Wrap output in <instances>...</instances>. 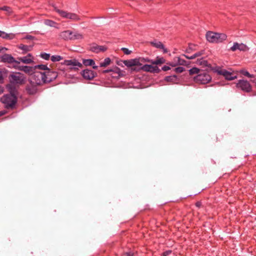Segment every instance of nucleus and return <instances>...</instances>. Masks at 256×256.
Returning a JSON list of instances; mask_svg holds the SVG:
<instances>
[{"label":"nucleus","instance_id":"39448f33","mask_svg":"<svg viewBox=\"0 0 256 256\" xmlns=\"http://www.w3.org/2000/svg\"><path fill=\"white\" fill-rule=\"evenodd\" d=\"M33 83L40 86L46 83L44 74L42 72H34L30 80Z\"/></svg>","mask_w":256,"mask_h":256},{"label":"nucleus","instance_id":"423d86ee","mask_svg":"<svg viewBox=\"0 0 256 256\" xmlns=\"http://www.w3.org/2000/svg\"><path fill=\"white\" fill-rule=\"evenodd\" d=\"M8 79L12 84H22L24 83L26 78L23 74L20 72H16L10 74Z\"/></svg>","mask_w":256,"mask_h":256},{"label":"nucleus","instance_id":"f8f14e48","mask_svg":"<svg viewBox=\"0 0 256 256\" xmlns=\"http://www.w3.org/2000/svg\"><path fill=\"white\" fill-rule=\"evenodd\" d=\"M0 62L8 64H20V62L16 60L12 55L8 54H5L3 55L0 56Z\"/></svg>","mask_w":256,"mask_h":256},{"label":"nucleus","instance_id":"79ce46f5","mask_svg":"<svg viewBox=\"0 0 256 256\" xmlns=\"http://www.w3.org/2000/svg\"><path fill=\"white\" fill-rule=\"evenodd\" d=\"M171 253H172V250H166V252H164L162 253V256H168Z\"/></svg>","mask_w":256,"mask_h":256},{"label":"nucleus","instance_id":"603ef678","mask_svg":"<svg viewBox=\"0 0 256 256\" xmlns=\"http://www.w3.org/2000/svg\"><path fill=\"white\" fill-rule=\"evenodd\" d=\"M3 78L2 76L0 74V82L2 80Z\"/></svg>","mask_w":256,"mask_h":256},{"label":"nucleus","instance_id":"a19ab883","mask_svg":"<svg viewBox=\"0 0 256 256\" xmlns=\"http://www.w3.org/2000/svg\"><path fill=\"white\" fill-rule=\"evenodd\" d=\"M204 54V51L198 52L194 54V58L201 56Z\"/></svg>","mask_w":256,"mask_h":256},{"label":"nucleus","instance_id":"49530a36","mask_svg":"<svg viewBox=\"0 0 256 256\" xmlns=\"http://www.w3.org/2000/svg\"><path fill=\"white\" fill-rule=\"evenodd\" d=\"M162 69L164 71H167V70H170V68L168 66H164L162 67Z\"/></svg>","mask_w":256,"mask_h":256},{"label":"nucleus","instance_id":"a211bd4d","mask_svg":"<svg viewBox=\"0 0 256 256\" xmlns=\"http://www.w3.org/2000/svg\"><path fill=\"white\" fill-rule=\"evenodd\" d=\"M124 64L128 67L139 66L138 58H134L124 61Z\"/></svg>","mask_w":256,"mask_h":256},{"label":"nucleus","instance_id":"4c0bfd02","mask_svg":"<svg viewBox=\"0 0 256 256\" xmlns=\"http://www.w3.org/2000/svg\"><path fill=\"white\" fill-rule=\"evenodd\" d=\"M240 72L241 74L244 75V76H246L248 78H253V76L251 74H250L248 71L242 70L240 71Z\"/></svg>","mask_w":256,"mask_h":256},{"label":"nucleus","instance_id":"c756f323","mask_svg":"<svg viewBox=\"0 0 256 256\" xmlns=\"http://www.w3.org/2000/svg\"><path fill=\"white\" fill-rule=\"evenodd\" d=\"M164 62H165V60L163 58H158L156 60H152L151 63L152 64L157 65V64H164Z\"/></svg>","mask_w":256,"mask_h":256},{"label":"nucleus","instance_id":"7c9ffc66","mask_svg":"<svg viewBox=\"0 0 256 256\" xmlns=\"http://www.w3.org/2000/svg\"><path fill=\"white\" fill-rule=\"evenodd\" d=\"M44 24L51 27H56V22L52 20H46L44 21Z\"/></svg>","mask_w":256,"mask_h":256},{"label":"nucleus","instance_id":"f3484780","mask_svg":"<svg viewBox=\"0 0 256 256\" xmlns=\"http://www.w3.org/2000/svg\"><path fill=\"white\" fill-rule=\"evenodd\" d=\"M230 50L232 52H234L236 50H240V51H246L248 50V46L242 44H238V42H234L233 46L230 48Z\"/></svg>","mask_w":256,"mask_h":256},{"label":"nucleus","instance_id":"aec40b11","mask_svg":"<svg viewBox=\"0 0 256 256\" xmlns=\"http://www.w3.org/2000/svg\"><path fill=\"white\" fill-rule=\"evenodd\" d=\"M34 69V68L32 66H20L18 68L19 70L23 71L24 72L28 74H30L32 73H33Z\"/></svg>","mask_w":256,"mask_h":256},{"label":"nucleus","instance_id":"2eb2a0df","mask_svg":"<svg viewBox=\"0 0 256 256\" xmlns=\"http://www.w3.org/2000/svg\"><path fill=\"white\" fill-rule=\"evenodd\" d=\"M216 72L218 74L223 76L226 79L229 80L236 78V76H232V74L225 69L218 68L216 70Z\"/></svg>","mask_w":256,"mask_h":256},{"label":"nucleus","instance_id":"f257e3e1","mask_svg":"<svg viewBox=\"0 0 256 256\" xmlns=\"http://www.w3.org/2000/svg\"><path fill=\"white\" fill-rule=\"evenodd\" d=\"M206 37L207 40L210 42L218 43L225 40L227 38V36L223 33H218L209 31L206 32Z\"/></svg>","mask_w":256,"mask_h":256},{"label":"nucleus","instance_id":"58836bf2","mask_svg":"<svg viewBox=\"0 0 256 256\" xmlns=\"http://www.w3.org/2000/svg\"><path fill=\"white\" fill-rule=\"evenodd\" d=\"M184 70V68L182 66H179L175 68L174 71L177 73H182Z\"/></svg>","mask_w":256,"mask_h":256},{"label":"nucleus","instance_id":"e433bc0d","mask_svg":"<svg viewBox=\"0 0 256 256\" xmlns=\"http://www.w3.org/2000/svg\"><path fill=\"white\" fill-rule=\"evenodd\" d=\"M34 68H38L41 70H44L46 71L49 68H48L46 65L44 64H38L34 66Z\"/></svg>","mask_w":256,"mask_h":256},{"label":"nucleus","instance_id":"72a5a7b5","mask_svg":"<svg viewBox=\"0 0 256 256\" xmlns=\"http://www.w3.org/2000/svg\"><path fill=\"white\" fill-rule=\"evenodd\" d=\"M40 56L44 60H49L51 56H50V54H47V53H46V52H42L40 53Z\"/></svg>","mask_w":256,"mask_h":256},{"label":"nucleus","instance_id":"09e8293b","mask_svg":"<svg viewBox=\"0 0 256 256\" xmlns=\"http://www.w3.org/2000/svg\"><path fill=\"white\" fill-rule=\"evenodd\" d=\"M3 50H7V48L4 47H0V52Z\"/></svg>","mask_w":256,"mask_h":256},{"label":"nucleus","instance_id":"0eeeda50","mask_svg":"<svg viewBox=\"0 0 256 256\" xmlns=\"http://www.w3.org/2000/svg\"><path fill=\"white\" fill-rule=\"evenodd\" d=\"M194 81L202 84H206L209 82L212 77L206 72L201 71L194 78Z\"/></svg>","mask_w":256,"mask_h":256},{"label":"nucleus","instance_id":"4be33fe9","mask_svg":"<svg viewBox=\"0 0 256 256\" xmlns=\"http://www.w3.org/2000/svg\"><path fill=\"white\" fill-rule=\"evenodd\" d=\"M0 37L3 38L12 40L15 37L13 34H7L4 32L0 30Z\"/></svg>","mask_w":256,"mask_h":256},{"label":"nucleus","instance_id":"20e7f679","mask_svg":"<svg viewBox=\"0 0 256 256\" xmlns=\"http://www.w3.org/2000/svg\"><path fill=\"white\" fill-rule=\"evenodd\" d=\"M54 10L57 12L62 17L71 20L72 21L77 22L81 20L80 17L75 13L70 12L66 11L60 10L53 6Z\"/></svg>","mask_w":256,"mask_h":256},{"label":"nucleus","instance_id":"cd10ccee","mask_svg":"<svg viewBox=\"0 0 256 256\" xmlns=\"http://www.w3.org/2000/svg\"><path fill=\"white\" fill-rule=\"evenodd\" d=\"M111 62V60L109 58H106L102 62H100V67H106L109 64H110Z\"/></svg>","mask_w":256,"mask_h":256},{"label":"nucleus","instance_id":"9d476101","mask_svg":"<svg viewBox=\"0 0 256 256\" xmlns=\"http://www.w3.org/2000/svg\"><path fill=\"white\" fill-rule=\"evenodd\" d=\"M236 86L244 92H248L252 90V86L246 80H240L236 84Z\"/></svg>","mask_w":256,"mask_h":256},{"label":"nucleus","instance_id":"c85d7f7f","mask_svg":"<svg viewBox=\"0 0 256 256\" xmlns=\"http://www.w3.org/2000/svg\"><path fill=\"white\" fill-rule=\"evenodd\" d=\"M138 58L139 66H140V67L142 66V65L143 63L146 62L151 63V62L152 60H150L148 58Z\"/></svg>","mask_w":256,"mask_h":256},{"label":"nucleus","instance_id":"2f4dec72","mask_svg":"<svg viewBox=\"0 0 256 256\" xmlns=\"http://www.w3.org/2000/svg\"><path fill=\"white\" fill-rule=\"evenodd\" d=\"M200 70L197 68H192L189 70V74L190 75L194 74H198L200 72Z\"/></svg>","mask_w":256,"mask_h":256},{"label":"nucleus","instance_id":"3c124183","mask_svg":"<svg viewBox=\"0 0 256 256\" xmlns=\"http://www.w3.org/2000/svg\"><path fill=\"white\" fill-rule=\"evenodd\" d=\"M26 48V46L24 45H22V46H20V48L22 50H25Z\"/></svg>","mask_w":256,"mask_h":256},{"label":"nucleus","instance_id":"9b49d317","mask_svg":"<svg viewBox=\"0 0 256 256\" xmlns=\"http://www.w3.org/2000/svg\"><path fill=\"white\" fill-rule=\"evenodd\" d=\"M62 64L70 66L72 69H78L82 67V64L76 59L64 60Z\"/></svg>","mask_w":256,"mask_h":256},{"label":"nucleus","instance_id":"a18cd8bd","mask_svg":"<svg viewBox=\"0 0 256 256\" xmlns=\"http://www.w3.org/2000/svg\"><path fill=\"white\" fill-rule=\"evenodd\" d=\"M25 38L27 40H33L34 39V37L31 35H27L26 36Z\"/></svg>","mask_w":256,"mask_h":256},{"label":"nucleus","instance_id":"473e14b6","mask_svg":"<svg viewBox=\"0 0 256 256\" xmlns=\"http://www.w3.org/2000/svg\"><path fill=\"white\" fill-rule=\"evenodd\" d=\"M63 59V58L58 55L52 56L50 60L52 62H59Z\"/></svg>","mask_w":256,"mask_h":256},{"label":"nucleus","instance_id":"6ab92c4d","mask_svg":"<svg viewBox=\"0 0 256 256\" xmlns=\"http://www.w3.org/2000/svg\"><path fill=\"white\" fill-rule=\"evenodd\" d=\"M82 64L85 66H92L94 70H96L98 68V66L95 65V62L92 59L82 60Z\"/></svg>","mask_w":256,"mask_h":256},{"label":"nucleus","instance_id":"a878e982","mask_svg":"<svg viewBox=\"0 0 256 256\" xmlns=\"http://www.w3.org/2000/svg\"><path fill=\"white\" fill-rule=\"evenodd\" d=\"M196 64L200 66H208V62L207 60H206L204 58H201L200 59H198L196 61Z\"/></svg>","mask_w":256,"mask_h":256},{"label":"nucleus","instance_id":"dca6fc26","mask_svg":"<svg viewBox=\"0 0 256 256\" xmlns=\"http://www.w3.org/2000/svg\"><path fill=\"white\" fill-rule=\"evenodd\" d=\"M188 64V62L178 56L174 57L172 61L170 63V65L173 67L178 65L186 66Z\"/></svg>","mask_w":256,"mask_h":256},{"label":"nucleus","instance_id":"6e6552de","mask_svg":"<svg viewBox=\"0 0 256 256\" xmlns=\"http://www.w3.org/2000/svg\"><path fill=\"white\" fill-rule=\"evenodd\" d=\"M132 70H136V68H132ZM136 70H142L144 72L154 73H158L160 72V70L156 66H152L150 64H144L140 68H138Z\"/></svg>","mask_w":256,"mask_h":256},{"label":"nucleus","instance_id":"8fccbe9b","mask_svg":"<svg viewBox=\"0 0 256 256\" xmlns=\"http://www.w3.org/2000/svg\"><path fill=\"white\" fill-rule=\"evenodd\" d=\"M4 92L3 88L0 86V94Z\"/></svg>","mask_w":256,"mask_h":256},{"label":"nucleus","instance_id":"5701e85b","mask_svg":"<svg viewBox=\"0 0 256 256\" xmlns=\"http://www.w3.org/2000/svg\"><path fill=\"white\" fill-rule=\"evenodd\" d=\"M31 54H29L26 56L20 58V60L24 64H29L33 62L32 59L31 58Z\"/></svg>","mask_w":256,"mask_h":256},{"label":"nucleus","instance_id":"1a4fd4ad","mask_svg":"<svg viewBox=\"0 0 256 256\" xmlns=\"http://www.w3.org/2000/svg\"><path fill=\"white\" fill-rule=\"evenodd\" d=\"M44 74V79L46 83H48L54 80L58 76V72L54 71L50 68L47 70L46 71L43 72Z\"/></svg>","mask_w":256,"mask_h":256},{"label":"nucleus","instance_id":"f03ea898","mask_svg":"<svg viewBox=\"0 0 256 256\" xmlns=\"http://www.w3.org/2000/svg\"><path fill=\"white\" fill-rule=\"evenodd\" d=\"M60 37L66 40H81L84 38L82 34L78 32H73L70 30L62 32L59 34Z\"/></svg>","mask_w":256,"mask_h":256},{"label":"nucleus","instance_id":"37998d69","mask_svg":"<svg viewBox=\"0 0 256 256\" xmlns=\"http://www.w3.org/2000/svg\"><path fill=\"white\" fill-rule=\"evenodd\" d=\"M124 256H134V253L132 252H126L124 254Z\"/></svg>","mask_w":256,"mask_h":256},{"label":"nucleus","instance_id":"ea45409f","mask_svg":"<svg viewBox=\"0 0 256 256\" xmlns=\"http://www.w3.org/2000/svg\"><path fill=\"white\" fill-rule=\"evenodd\" d=\"M122 50L124 52V54H130L131 53V51L130 50L127 48H122Z\"/></svg>","mask_w":256,"mask_h":256},{"label":"nucleus","instance_id":"ddd939ff","mask_svg":"<svg viewBox=\"0 0 256 256\" xmlns=\"http://www.w3.org/2000/svg\"><path fill=\"white\" fill-rule=\"evenodd\" d=\"M39 86L38 84L33 83L31 80H29L26 90L28 94L33 95L38 92V87Z\"/></svg>","mask_w":256,"mask_h":256},{"label":"nucleus","instance_id":"bb28decb","mask_svg":"<svg viewBox=\"0 0 256 256\" xmlns=\"http://www.w3.org/2000/svg\"><path fill=\"white\" fill-rule=\"evenodd\" d=\"M110 72H114V73L119 74L120 72V70L119 68L116 67L114 68L107 69L102 71V73L104 74L109 73Z\"/></svg>","mask_w":256,"mask_h":256},{"label":"nucleus","instance_id":"393cba45","mask_svg":"<svg viewBox=\"0 0 256 256\" xmlns=\"http://www.w3.org/2000/svg\"><path fill=\"white\" fill-rule=\"evenodd\" d=\"M14 84H12L10 83V84L7 85L6 88L10 92V94H14L16 95V90L15 86H14Z\"/></svg>","mask_w":256,"mask_h":256},{"label":"nucleus","instance_id":"7ed1b4c3","mask_svg":"<svg viewBox=\"0 0 256 256\" xmlns=\"http://www.w3.org/2000/svg\"><path fill=\"white\" fill-rule=\"evenodd\" d=\"M0 102L6 108H13L17 102V98L14 94H6L1 98Z\"/></svg>","mask_w":256,"mask_h":256},{"label":"nucleus","instance_id":"c03bdc74","mask_svg":"<svg viewBox=\"0 0 256 256\" xmlns=\"http://www.w3.org/2000/svg\"><path fill=\"white\" fill-rule=\"evenodd\" d=\"M183 56H185L186 58L188 59V60H192V59H194V54L192 55V56H186V54H183L182 55Z\"/></svg>","mask_w":256,"mask_h":256},{"label":"nucleus","instance_id":"c9c22d12","mask_svg":"<svg viewBox=\"0 0 256 256\" xmlns=\"http://www.w3.org/2000/svg\"><path fill=\"white\" fill-rule=\"evenodd\" d=\"M0 10H2L4 11H6L10 14H11L12 12V8L10 7L7 6H4L2 7H0Z\"/></svg>","mask_w":256,"mask_h":256},{"label":"nucleus","instance_id":"4468645a","mask_svg":"<svg viewBox=\"0 0 256 256\" xmlns=\"http://www.w3.org/2000/svg\"><path fill=\"white\" fill-rule=\"evenodd\" d=\"M81 74L86 80H92L97 76L96 72L88 68L83 70L81 72Z\"/></svg>","mask_w":256,"mask_h":256},{"label":"nucleus","instance_id":"f704fd0d","mask_svg":"<svg viewBox=\"0 0 256 256\" xmlns=\"http://www.w3.org/2000/svg\"><path fill=\"white\" fill-rule=\"evenodd\" d=\"M177 77L175 75L168 76L165 78V80L168 82H173L176 80Z\"/></svg>","mask_w":256,"mask_h":256},{"label":"nucleus","instance_id":"412c9836","mask_svg":"<svg viewBox=\"0 0 256 256\" xmlns=\"http://www.w3.org/2000/svg\"><path fill=\"white\" fill-rule=\"evenodd\" d=\"M151 44L154 46L162 49L164 53H166L168 52L167 50L165 48L164 44L160 42L154 41L152 42Z\"/></svg>","mask_w":256,"mask_h":256},{"label":"nucleus","instance_id":"de8ad7c7","mask_svg":"<svg viewBox=\"0 0 256 256\" xmlns=\"http://www.w3.org/2000/svg\"><path fill=\"white\" fill-rule=\"evenodd\" d=\"M196 206L198 208H200L202 206V202H198L196 203Z\"/></svg>","mask_w":256,"mask_h":256},{"label":"nucleus","instance_id":"b1692460","mask_svg":"<svg viewBox=\"0 0 256 256\" xmlns=\"http://www.w3.org/2000/svg\"><path fill=\"white\" fill-rule=\"evenodd\" d=\"M91 48L92 51L97 53L100 52H104L106 50V48L102 46H93Z\"/></svg>","mask_w":256,"mask_h":256}]
</instances>
